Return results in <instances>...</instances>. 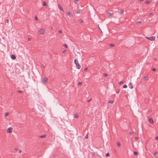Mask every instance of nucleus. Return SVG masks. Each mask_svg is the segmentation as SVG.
Returning <instances> with one entry per match:
<instances>
[{
    "label": "nucleus",
    "instance_id": "f257e3e1",
    "mask_svg": "<svg viewBox=\"0 0 158 158\" xmlns=\"http://www.w3.org/2000/svg\"><path fill=\"white\" fill-rule=\"evenodd\" d=\"M145 38L147 39H148L150 40H154L155 38L154 36H151L150 37H146Z\"/></svg>",
    "mask_w": 158,
    "mask_h": 158
},
{
    "label": "nucleus",
    "instance_id": "f03ea898",
    "mask_svg": "<svg viewBox=\"0 0 158 158\" xmlns=\"http://www.w3.org/2000/svg\"><path fill=\"white\" fill-rule=\"evenodd\" d=\"M12 128L10 127L7 129V132L8 133H10L12 132Z\"/></svg>",
    "mask_w": 158,
    "mask_h": 158
},
{
    "label": "nucleus",
    "instance_id": "7ed1b4c3",
    "mask_svg": "<svg viewBox=\"0 0 158 158\" xmlns=\"http://www.w3.org/2000/svg\"><path fill=\"white\" fill-rule=\"evenodd\" d=\"M107 15L109 16H111L113 14V13L112 10L110 11V12L107 11Z\"/></svg>",
    "mask_w": 158,
    "mask_h": 158
},
{
    "label": "nucleus",
    "instance_id": "20e7f679",
    "mask_svg": "<svg viewBox=\"0 0 158 158\" xmlns=\"http://www.w3.org/2000/svg\"><path fill=\"white\" fill-rule=\"evenodd\" d=\"M39 32L41 35H43L44 32V30L43 29H41L40 30Z\"/></svg>",
    "mask_w": 158,
    "mask_h": 158
},
{
    "label": "nucleus",
    "instance_id": "39448f33",
    "mask_svg": "<svg viewBox=\"0 0 158 158\" xmlns=\"http://www.w3.org/2000/svg\"><path fill=\"white\" fill-rule=\"evenodd\" d=\"M48 80V78L46 77H44V80L43 81V82L44 83H45L47 82Z\"/></svg>",
    "mask_w": 158,
    "mask_h": 158
},
{
    "label": "nucleus",
    "instance_id": "423d86ee",
    "mask_svg": "<svg viewBox=\"0 0 158 158\" xmlns=\"http://www.w3.org/2000/svg\"><path fill=\"white\" fill-rule=\"evenodd\" d=\"M67 15H68L69 17L70 18L73 16V15L71 14L70 11H68L67 13Z\"/></svg>",
    "mask_w": 158,
    "mask_h": 158
},
{
    "label": "nucleus",
    "instance_id": "0eeeda50",
    "mask_svg": "<svg viewBox=\"0 0 158 158\" xmlns=\"http://www.w3.org/2000/svg\"><path fill=\"white\" fill-rule=\"evenodd\" d=\"M11 57L13 60H15L16 58L15 56L13 54L11 55Z\"/></svg>",
    "mask_w": 158,
    "mask_h": 158
},
{
    "label": "nucleus",
    "instance_id": "6e6552de",
    "mask_svg": "<svg viewBox=\"0 0 158 158\" xmlns=\"http://www.w3.org/2000/svg\"><path fill=\"white\" fill-rule=\"evenodd\" d=\"M76 67L78 69H80L81 68V65L78 63L76 64Z\"/></svg>",
    "mask_w": 158,
    "mask_h": 158
},
{
    "label": "nucleus",
    "instance_id": "1a4fd4ad",
    "mask_svg": "<svg viewBox=\"0 0 158 158\" xmlns=\"http://www.w3.org/2000/svg\"><path fill=\"white\" fill-rule=\"evenodd\" d=\"M128 86H129V87L130 89H132L133 88V86H132V84L131 83H129V85H128Z\"/></svg>",
    "mask_w": 158,
    "mask_h": 158
},
{
    "label": "nucleus",
    "instance_id": "9d476101",
    "mask_svg": "<svg viewBox=\"0 0 158 158\" xmlns=\"http://www.w3.org/2000/svg\"><path fill=\"white\" fill-rule=\"evenodd\" d=\"M149 122L152 124H153L154 123L153 120L151 118H150L149 119Z\"/></svg>",
    "mask_w": 158,
    "mask_h": 158
},
{
    "label": "nucleus",
    "instance_id": "9b49d317",
    "mask_svg": "<svg viewBox=\"0 0 158 158\" xmlns=\"http://www.w3.org/2000/svg\"><path fill=\"white\" fill-rule=\"evenodd\" d=\"M73 1L75 3L78 4L79 3L80 0H73Z\"/></svg>",
    "mask_w": 158,
    "mask_h": 158
},
{
    "label": "nucleus",
    "instance_id": "f8f14e48",
    "mask_svg": "<svg viewBox=\"0 0 158 158\" xmlns=\"http://www.w3.org/2000/svg\"><path fill=\"white\" fill-rule=\"evenodd\" d=\"M46 136V135H40V136H39V138H43L45 137Z\"/></svg>",
    "mask_w": 158,
    "mask_h": 158
},
{
    "label": "nucleus",
    "instance_id": "ddd939ff",
    "mask_svg": "<svg viewBox=\"0 0 158 158\" xmlns=\"http://www.w3.org/2000/svg\"><path fill=\"white\" fill-rule=\"evenodd\" d=\"M74 63H75V64H76L78 63V60L76 59H75L74 60Z\"/></svg>",
    "mask_w": 158,
    "mask_h": 158
},
{
    "label": "nucleus",
    "instance_id": "4468645a",
    "mask_svg": "<svg viewBox=\"0 0 158 158\" xmlns=\"http://www.w3.org/2000/svg\"><path fill=\"white\" fill-rule=\"evenodd\" d=\"M148 77L147 76H145L144 77V80H145V81H147L148 80Z\"/></svg>",
    "mask_w": 158,
    "mask_h": 158
},
{
    "label": "nucleus",
    "instance_id": "2eb2a0df",
    "mask_svg": "<svg viewBox=\"0 0 158 158\" xmlns=\"http://www.w3.org/2000/svg\"><path fill=\"white\" fill-rule=\"evenodd\" d=\"M109 46L110 47H114V44H109Z\"/></svg>",
    "mask_w": 158,
    "mask_h": 158
},
{
    "label": "nucleus",
    "instance_id": "dca6fc26",
    "mask_svg": "<svg viewBox=\"0 0 158 158\" xmlns=\"http://www.w3.org/2000/svg\"><path fill=\"white\" fill-rule=\"evenodd\" d=\"M9 114V113L8 112H6V113H5V117H6Z\"/></svg>",
    "mask_w": 158,
    "mask_h": 158
},
{
    "label": "nucleus",
    "instance_id": "f3484780",
    "mask_svg": "<svg viewBox=\"0 0 158 158\" xmlns=\"http://www.w3.org/2000/svg\"><path fill=\"white\" fill-rule=\"evenodd\" d=\"M46 3L45 2H43V5L44 6H46Z\"/></svg>",
    "mask_w": 158,
    "mask_h": 158
},
{
    "label": "nucleus",
    "instance_id": "a211bd4d",
    "mask_svg": "<svg viewBox=\"0 0 158 158\" xmlns=\"http://www.w3.org/2000/svg\"><path fill=\"white\" fill-rule=\"evenodd\" d=\"M82 84V82H79L78 84L77 85H78L81 86Z\"/></svg>",
    "mask_w": 158,
    "mask_h": 158
},
{
    "label": "nucleus",
    "instance_id": "6ab92c4d",
    "mask_svg": "<svg viewBox=\"0 0 158 158\" xmlns=\"http://www.w3.org/2000/svg\"><path fill=\"white\" fill-rule=\"evenodd\" d=\"M113 100H110L109 101L108 103L110 104H112L113 102Z\"/></svg>",
    "mask_w": 158,
    "mask_h": 158
},
{
    "label": "nucleus",
    "instance_id": "aec40b11",
    "mask_svg": "<svg viewBox=\"0 0 158 158\" xmlns=\"http://www.w3.org/2000/svg\"><path fill=\"white\" fill-rule=\"evenodd\" d=\"M79 21L80 23H84L83 21L81 19L79 20Z\"/></svg>",
    "mask_w": 158,
    "mask_h": 158
},
{
    "label": "nucleus",
    "instance_id": "412c9836",
    "mask_svg": "<svg viewBox=\"0 0 158 158\" xmlns=\"http://www.w3.org/2000/svg\"><path fill=\"white\" fill-rule=\"evenodd\" d=\"M75 118H77L78 117V115L77 114H76L74 116Z\"/></svg>",
    "mask_w": 158,
    "mask_h": 158
},
{
    "label": "nucleus",
    "instance_id": "4be33fe9",
    "mask_svg": "<svg viewBox=\"0 0 158 158\" xmlns=\"http://www.w3.org/2000/svg\"><path fill=\"white\" fill-rule=\"evenodd\" d=\"M88 138V134H87L85 137V138L87 139Z\"/></svg>",
    "mask_w": 158,
    "mask_h": 158
},
{
    "label": "nucleus",
    "instance_id": "5701e85b",
    "mask_svg": "<svg viewBox=\"0 0 158 158\" xmlns=\"http://www.w3.org/2000/svg\"><path fill=\"white\" fill-rule=\"evenodd\" d=\"M127 86L126 85H125L123 86V88H127Z\"/></svg>",
    "mask_w": 158,
    "mask_h": 158
},
{
    "label": "nucleus",
    "instance_id": "b1692460",
    "mask_svg": "<svg viewBox=\"0 0 158 158\" xmlns=\"http://www.w3.org/2000/svg\"><path fill=\"white\" fill-rule=\"evenodd\" d=\"M109 155H110L109 153H106V154L105 156L106 157H108L109 156Z\"/></svg>",
    "mask_w": 158,
    "mask_h": 158
},
{
    "label": "nucleus",
    "instance_id": "393cba45",
    "mask_svg": "<svg viewBox=\"0 0 158 158\" xmlns=\"http://www.w3.org/2000/svg\"><path fill=\"white\" fill-rule=\"evenodd\" d=\"M124 12V10H120L119 12L121 14H122Z\"/></svg>",
    "mask_w": 158,
    "mask_h": 158
},
{
    "label": "nucleus",
    "instance_id": "a878e982",
    "mask_svg": "<svg viewBox=\"0 0 158 158\" xmlns=\"http://www.w3.org/2000/svg\"><path fill=\"white\" fill-rule=\"evenodd\" d=\"M66 50L64 49V51H63L62 52L64 53H65L66 52Z\"/></svg>",
    "mask_w": 158,
    "mask_h": 158
},
{
    "label": "nucleus",
    "instance_id": "bb28decb",
    "mask_svg": "<svg viewBox=\"0 0 158 158\" xmlns=\"http://www.w3.org/2000/svg\"><path fill=\"white\" fill-rule=\"evenodd\" d=\"M18 92L19 93H22L23 92V91H22V90H18Z\"/></svg>",
    "mask_w": 158,
    "mask_h": 158
},
{
    "label": "nucleus",
    "instance_id": "cd10ccee",
    "mask_svg": "<svg viewBox=\"0 0 158 158\" xmlns=\"http://www.w3.org/2000/svg\"><path fill=\"white\" fill-rule=\"evenodd\" d=\"M117 145L118 147H120V143H118Z\"/></svg>",
    "mask_w": 158,
    "mask_h": 158
},
{
    "label": "nucleus",
    "instance_id": "c85d7f7f",
    "mask_svg": "<svg viewBox=\"0 0 158 158\" xmlns=\"http://www.w3.org/2000/svg\"><path fill=\"white\" fill-rule=\"evenodd\" d=\"M141 23V21H138V22H136V23L137 24H140Z\"/></svg>",
    "mask_w": 158,
    "mask_h": 158
},
{
    "label": "nucleus",
    "instance_id": "c756f323",
    "mask_svg": "<svg viewBox=\"0 0 158 158\" xmlns=\"http://www.w3.org/2000/svg\"><path fill=\"white\" fill-rule=\"evenodd\" d=\"M150 1H147L145 2V3L147 4H148L149 3Z\"/></svg>",
    "mask_w": 158,
    "mask_h": 158
},
{
    "label": "nucleus",
    "instance_id": "7c9ffc66",
    "mask_svg": "<svg viewBox=\"0 0 158 158\" xmlns=\"http://www.w3.org/2000/svg\"><path fill=\"white\" fill-rule=\"evenodd\" d=\"M5 22H6L7 23H9V20L8 19H6L5 20Z\"/></svg>",
    "mask_w": 158,
    "mask_h": 158
},
{
    "label": "nucleus",
    "instance_id": "2f4dec72",
    "mask_svg": "<svg viewBox=\"0 0 158 158\" xmlns=\"http://www.w3.org/2000/svg\"><path fill=\"white\" fill-rule=\"evenodd\" d=\"M103 75L105 77H107L108 76V74L106 73H103Z\"/></svg>",
    "mask_w": 158,
    "mask_h": 158
},
{
    "label": "nucleus",
    "instance_id": "473e14b6",
    "mask_svg": "<svg viewBox=\"0 0 158 158\" xmlns=\"http://www.w3.org/2000/svg\"><path fill=\"white\" fill-rule=\"evenodd\" d=\"M134 154L135 155H137L138 154V153L137 152H134Z\"/></svg>",
    "mask_w": 158,
    "mask_h": 158
},
{
    "label": "nucleus",
    "instance_id": "72a5a7b5",
    "mask_svg": "<svg viewBox=\"0 0 158 158\" xmlns=\"http://www.w3.org/2000/svg\"><path fill=\"white\" fill-rule=\"evenodd\" d=\"M58 32L59 33L61 34L62 33V31L61 30H60L58 31Z\"/></svg>",
    "mask_w": 158,
    "mask_h": 158
},
{
    "label": "nucleus",
    "instance_id": "f704fd0d",
    "mask_svg": "<svg viewBox=\"0 0 158 158\" xmlns=\"http://www.w3.org/2000/svg\"><path fill=\"white\" fill-rule=\"evenodd\" d=\"M123 82H124V81H120V82H119V84H122L123 83Z\"/></svg>",
    "mask_w": 158,
    "mask_h": 158
},
{
    "label": "nucleus",
    "instance_id": "c9c22d12",
    "mask_svg": "<svg viewBox=\"0 0 158 158\" xmlns=\"http://www.w3.org/2000/svg\"><path fill=\"white\" fill-rule=\"evenodd\" d=\"M92 100V98H90L89 99V100H87V102L88 103L90 101H91V100Z\"/></svg>",
    "mask_w": 158,
    "mask_h": 158
},
{
    "label": "nucleus",
    "instance_id": "e433bc0d",
    "mask_svg": "<svg viewBox=\"0 0 158 158\" xmlns=\"http://www.w3.org/2000/svg\"><path fill=\"white\" fill-rule=\"evenodd\" d=\"M129 134L131 135H133V133L132 132H130Z\"/></svg>",
    "mask_w": 158,
    "mask_h": 158
},
{
    "label": "nucleus",
    "instance_id": "4c0bfd02",
    "mask_svg": "<svg viewBox=\"0 0 158 158\" xmlns=\"http://www.w3.org/2000/svg\"><path fill=\"white\" fill-rule=\"evenodd\" d=\"M35 19L36 20H38V18L37 16L35 17Z\"/></svg>",
    "mask_w": 158,
    "mask_h": 158
},
{
    "label": "nucleus",
    "instance_id": "58836bf2",
    "mask_svg": "<svg viewBox=\"0 0 158 158\" xmlns=\"http://www.w3.org/2000/svg\"><path fill=\"white\" fill-rule=\"evenodd\" d=\"M152 70L153 71H155L156 70V69L155 68H153L152 69Z\"/></svg>",
    "mask_w": 158,
    "mask_h": 158
},
{
    "label": "nucleus",
    "instance_id": "ea45409f",
    "mask_svg": "<svg viewBox=\"0 0 158 158\" xmlns=\"http://www.w3.org/2000/svg\"><path fill=\"white\" fill-rule=\"evenodd\" d=\"M64 46H65V47L66 48H68V46L66 44H64Z\"/></svg>",
    "mask_w": 158,
    "mask_h": 158
},
{
    "label": "nucleus",
    "instance_id": "a19ab883",
    "mask_svg": "<svg viewBox=\"0 0 158 158\" xmlns=\"http://www.w3.org/2000/svg\"><path fill=\"white\" fill-rule=\"evenodd\" d=\"M139 139V137H136L135 138V139L136 140H138Z\"/></svg>",
    "mask_w": 158,
    "mask_h": 158
},
{
    "label": "nucleus",
    "instance_id": "79ce46f5",
    "mask_svg": "<svg viewBox=\"0 0 158 158\" xmlns=\"http://www.w3.org/2000/svg\"><path fill=\"white\" fill-rule=\"evenodd\" d=\"M157 152H155L154 154V156H156L157 154Z\"/></svg>",
    "mask_w": 158,
    "mask_h": 158
},
{
    "label": "nucleus",
    "instance_id": "37998d69",
    "mask_svg": "<svg viewBox=\"0 0 158 158\" xmlns=\"http://www.w3.org/2000/svg\"><path fill=\"white\" fill-rule=\"evenodd\" d=\"M156 139L158 140V136H156L155 138Z\"/></svg>",
    "mask_w": 158,
    "mask_h": 158
},
{
    "label": "nucleus",
    "instance_id": "c03bdc74",
    "mask_svg": "<svg viewBox=\"0 0 158 158\" xmlns=\"http://www.w3.org/2000/svg\"><path fill=\"white\" fill-rule=\"evenodd\" d=\"M28 39L29 41H31V38H28Z\"/></svg>",
    "mask_w": 158,
    "mask_h": 158
},
{
    "label": "nucleus",
    "instance_id": "a18cd8bd",
    "mask_svg": "<svg viewBox=\"0 0 158 158\" xmlns=\"http://www.w3.org/2000/svg\"><path fill=\"white\" fill-rule=\"evenodd\" d=\"M153 15V13H150L149 14V15H150V16H151V15Z\"/></svg>",
    "mask_w": 158,
    "mask_h": 158
},
{
    "label": "nucleus",
    "instance_id": "49530a36",
    "mask_svg": "<svg viewBox=\"0 0 158 158\" xmlns=\"http://www.w3.org/2000/svg\"><path fill=\"white\" fill-rule=\"evenodd\" d=\"M59 9H60L61 10V9H62V7H61L60 6H59Z\"/></svg>",
    "mask_w": 158,
    "mask_h": 158
},
{
    "label": "nucleus",
    "instance_id": "de8ad7c7",
    "mask_svg": "<svg viewBox=\"0 0 158 158\" xmlns=\"http://www.w3.org/2000/svg\"><path fill=\"white\" fill-rule=\"evenodd\" d=\"M87 69H88V68H85V69L84 70H85V71H86V70H87Z\"/></svg>",
    "mask_w": 158,
    "mask_h": 158
},
{
    "label": "nucleus",
    "instance_id": "09e8293b",
    "mask_svg": "<svg viewBox=\"0 0 158 158\" xmlns=\"http://www.w3.org/2000/svg\"><path fill=\"white\" fill-rule=\"evenodd\" d=\"M120 89H119L118 90V91H117V92H116V93H117V94L118 93H119V91H120Z\"/></svg>",
    "mask_w": 158,
    "mask_h": 158
},
{
    "label": "nucleus",
    "instance_id": "8fccbe9b",
    "mask_svg": "<svg viewBox=\"0 0 158 158\" xmlns=\"http://www.w3.org/2000/svg\"><path fill=\"white\" fill-rule=\"evenodd\" d=\"M18 148H15V150H18Z\"/></svg>",
    "mask_w": 158,
    "mask_h": 158
},
{
    "label": "nucleus",
    "instance_id": "3c124183",
    "mask_svg": "<svg viewBox=\"0 0 158 158\" xmlns=\"http://www.w3.org/2000/svg\"><path fill=\"white\" fill-rule=\"evenodd\" d=\"M77 13H80V11H78L77 12Z\"/></svg>",
    "mask_w": 158,
    "mask_h": 158
},
{
    "label": "nucleus",
    "instance_id": "603ef678",
    "mask_svg": "<svg viewBox=\"0 0 158 158\" xmlns=\"http://www.w3.org/2000/svg\"><path fill=\"white\" fill-rule=\"evenodd\" d=\"M21 150H19V153H21Z\"/></svg>",
    "mask_w": 158,
    "mask_h": 158
},
{
    "label": "nucleus",
    "instance_id": "864d4df0",
    "mask_svg": "<svg viewBox=\"0 0 158 158\" xmlns=\"http://www.w3.org/2000/svg\"><path fill=\"white\" fill-rule=\"evenodd\" d=\"M156 60V58L154 59V60Z\"/></svg>",
    "mask_w": 158,
    "mask_h": 158
},
{
    "label": "nucleus",
    "instance_id": "5fc2aeb1",
    "mask_svg": "<svg viewBox=\"0 0 158 158\" xmlns=\"http://www.w3.org/2000/svg\"><path fill=\"white\" fill-rule=\"evenodd\" d=\"M143 0H139V1H143Z\"/></svg>",
    "mask_w": 158,
    "mask_h": 158
},
{
    "label": "nucleus",
    "instance_id": "6e6d98bb",
    "mask_svg": "<svg viewBox=\"0 0 158 158\" xmlns=\"http://www.w3.org/2000/svg\"><path fill=\"white\" fill-rule=\"evenodd\" d=\"M51 29H53V27H51Z\"/></svg>",
    "mask_w": 158,
    "mask_h": 158
}]
</instances>
